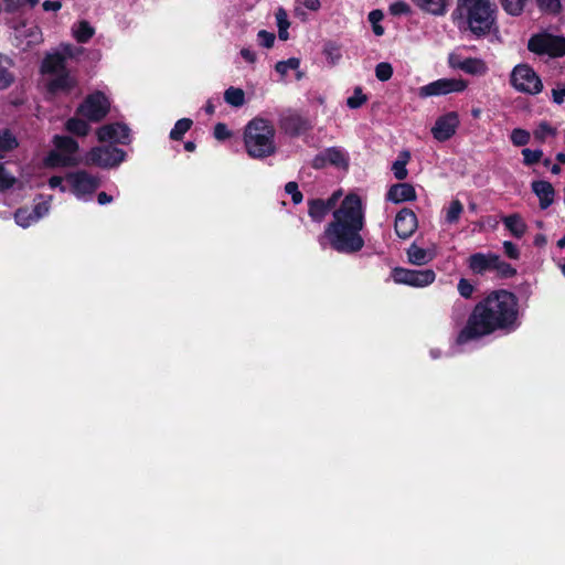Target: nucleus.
<instances>
[{"label":"nucleus","instance_id":"1","mask_svg":"<svg viewBox=\"0 0 565 565\" xmlns=\"http://www.w3.org/2000/svg\"><path fill=\"white\" fill-rule=\"evenodd\" d=\"M519 326L518 297L505 289H497L473 307L456 341L465 344L497 331L512 332Z\"/></svg>","mask_w":565,"mask_h":565},{"label":"nucleus","instance_id":"2","mask_svg":"<svg viewBox=\"0 0 565 565\" xmlns=\"http://www.w3.org/2000/svg\"><path fill=\"white\" fill-rule=\"evenodd\" d=\"M365 218L361 198L355 193L348 194L340 206L332 213V220L324 227L318 242L322 247L329 245L339 254L352 255L362 250L365 245L361 232Z\"/></svg>","mask_w":565,"mask_h":565},{"label":"nucleus","instance_id":"3","mask_svg":"<svg viewBox=\"0 0 565 565\" xmlns=\"http://www.w3.org/2000/svg\"><path fill=\"white\" fill-rule=\"evenodd\" d=\"M276 130L273 124L264 118L252 119L244 129V146L253 159H264L275 154Z\"/></svg>","mask_w":565,"mask_h":565},{"label":"nucleus","instance_id":"4","mask_svg":"<svg viewBox=\"0 0 565 565\" xmlns=\"http://www.w3.org/2000/svg\"><path fill=\"white\" fill-rule=\"evenodd\" d=\"M456 11L466 18L468 29L477 38L489 34L495 23V8L490 0H458Z\"/></svg>","mask_w":565,"mask_h":565},{"label":"nucleus","instance_id":"5","mask_svg":"<svg viewBox=\"0 0 565 565\" xmlns=\"http://www.w3.org/2000/svg\"><path fill=\"white\" fill-rule=\"evenodd\" d=\"M527 50L539 56L557 58L565 55V36L542 31L531 35Z\"/></svg>","mask_w":565,"mask_h":565},{"label":"nucleus","instance_id":"6","mask_svg":"<svg viewBox=\"0 0 565 565\" xmlns=\"http://www.w3.org/2000/svg\"><path fill=\"white\" fill-rule=\"evenodd\" d=\"M126 151L114 146L93 147L84 157L85 166H94L103 169L118 167L126 159Z\"/></svg>","mask_w":565,"mask_h":565},{"label":"nucleus","instance_id":"7","mask_svg":"<svg viewBox=\"0 0 565 565\" xmlns=\"http://www.w3.org/2000/svg\"><path fill=\"white\" fill-rule=\"evenodd\" d=\"M511 85L521 93L536 95L543 89L540 76L527 64L516 65L510 76Z\"/></svg>","mask_w":565,"mask_h":565},{"label":"nucleus","instance_id":"8","mask_svg":"<svg viewBox=\"0 0 565 565\" xmlns=\"http://www.w3.org/2000/svg\"><path fill=\"white\" fill-rule=\"evenodd\" d=\"M109 110L110 102L100 90L89 94L77 108V113L92 122L102 121Z\"/></svg>","mask_w":565,"mask_h":565},{"label":"nucleus","instance_id":"9","mask_svg":"<svg viewBox=\"0 0 565 565\" xmlns=\"http://www.w3.org/2000/svg\"><path fill=\"white\" fill-rule=\"evenodd\" d=\"M73 194L82 199L85 195H92L102 184L98 177L89 174L86 170L68 172L65 175Z\"/></svg>","mask_w":565,"mask_h":565},{"label":"nucleus","instance_id":"10","mask_svg":"<svg viewBox=\"0 0 565 565\" xmlns=\"http://www.w3.org/2000/svg\"><path fill=\"white\" fill-rule=\"evenodd\" d=\"M391 277L396 284L412 287H426L435 281L436 274L433 269L416 270L395 267L391 273Z\"/></svg>","mask_w":565,"mask_h":565},{"label":"nucleus","instance_id":"11","mask_svg":"<svg viewBox=\"0 0 565 565\" xmlns=\"http://www.w3.org/2000/svg\"><path fill=\"white\" fill-rule=\"evenodd\" d=\"M468 86L467 81L461 78H439L427 85L419 87L418 96L427 98L431 96H441L450 93H461Z\"/></svg>","mask_w":565,"mask_h":565},{"label":"nucleus","instance_id":"12","mask_svg":"<svg viewBox=\"0 0 565 565\" xmlns=\"http://www.w3.org/2000/svg\"><path fill=\"white\" fill-rule=\"evenodd\" d=\"M99 142H114L128 146L131 142V130L124 122H111L103 125L96 131Z\"/></svg>","mask_w":565,"mask_h":565},{"label":"nucleus","instance_id":"13","mask_svg":"<svg viewBox=\"0 0 565 565\" xmlns=\"http://www.w3.org/2000/svg\"><path fill=\"white\" fill-rule=\"evenodd\" d=\"M460 125L459 116L456 111H449L437 118L431 128L433 137L440 141L449 140L457 131Z\"/></svg>","mask_w":565,"mask_h":565},{"label":"nucleus","instance_id":"14","mask_svg":"<svg viewBox=\"0 0 565 565\" xmlns=\"http://www.w3.org/2000/svg\"><path fill=\"white\" fill-rule=\"evenodd\" d=\"M417 227L418 221L413 210L403 207L397 212L394 222V230L399 238H409L416 232Z\"/></svg>","mask_w":565,"mask_h":565},{"label":"nucleus","instance_id":"15","mask_svg":"<svg viewBox=\"0 0 565 565\" xmlns=\"http://www.w3.org/2000/svg\"><path fill=\"white\" fill-rule=\"evenodd\" d=\"M279 127L290 137H298L308 131L311 125L308 119L296 113L282 115L279 119Z\"/></svg>","mask_w":565,"mask_h":565},{"label":"nucleus","instance_id":"16","mask_svg":"<svg viewBox=\"0 0 565 565\" xmlns=\"http://www.w3.org/2000/svg\"><path fill=\"white\" fill-rule=\"evenodd\" d=\"M497 262V254L493 253H475L467 260L469 269L476 275H484L493 270Z\"/></svg>","mask_w":565,"mask_h":565},{"label":"nucleus","instance_id":"17","mask_svg":"<svg viewBox=\"0 0 565 565\" xmlns=\"http://www.w3.org/2000/svg\"><path fill=\"white\" fill-rule=\"evenodd\" d=\"M417 198L416 190L411 183L402 182L395 183L390 186L386 193V201L393 202L395 204L415 201Z\"/></svg>","mask_w":565,"mask_h":565},{"label":"nucleus","instance_id":"18","mask_svg":"<svg viewBox=\"0 0 565 565\" xmlns=\"http://www.w3.org/2000/svg\"><path fill=\"white\" fill-rule=\"evenodd\" d=\"M532 192L539 198L540 209L550 207L555 198V190L551 182L545 180H536L531 183Z\"/></svg>","mask_w":565,"mask_h":565},{"label":"nucleus","instance_id":"19","mask_svg":"<svg viewBox=\"0 0 565 565\" xmlns=\"http://www.w3.org/2000/svg\"><path fill=\"white\" fill-rule=\"evenodd\" d=\"M68 71L66 67L65 55L61 52L46 54L41 64L42 74L56 75Z\"/></svg>","mask_w":565,"mask_h":565},{"label":"nucleus","instance_id":"20","mask_svg":"<svg viewBox=\"0 0 565 565\" xmlns=\"http://www.w3.org/2000/svg\"><path fill=\"white\" fill-rule=\"evenodd\" d=\"M76 86V81L70 75V72L56 74L55 77L49 81L46 87L51 94L68 93Z\"/></svg>","mask_w":565,"mask_h":565},{"label":"nucleus","instance_id":"21","mask_svg":"<svg viewBox=\"0 0 565 565\" xmlns=\"http://www.w3.org/2000/svg\"><path fill=\"white\" fill-rule=\"evenodd\" d=\"M502 222L515 238H521L526 233L527 225L519 213L503 216Z\"/></svg>","mask_w":565,"mask_h":565},{"label":"nucleus","instance_id":"22","mask_svg":"<svg viewBox=\"0 0 565 565\" xmlns=\"http://www.w3.org/2000/svg\"><path fill=\"white\" fill-rule=\"evenodd\" d=\"M422 11L433 15H444L447 12V0H411Z\"/></svg>","mask_w":565,"mask_h":565},{"label":"nucleus","instance_id":"23","mask_svg":"<svg viewBox=\"0 0 565 565\" xmlns=\"http://www.w3.org/2000/svg\"><path fill=\"white\" fill-rule=\"evenodd\" d=\"M330 212L323 199L308 200V214L313 222L320 223Z\"/></svg>","mask_w":565,"mask_h":565},{"label":"nucleus","instance_id":"24","mask_svg":"<svg viewBox=\"0 0 565 565\" xmlns=\"http://www.w3.org/2000/svg\"><path fill=\"white\" fill-rule=\"evenodd\" d=\"M459 70L469 75H484L488 72L484 61L477 57H467L459 65Z\"/></svg>","mask_w":565,"mask_h":565},{"label":"nucleus","instance_id":"25","mask_svg":"<svg viewBox=\"0 0 565 565\" xmlns=\"http://www.w3.org/2000/svg\"><path fill=\"white\" fill-rule=\"evenodd\" d=\"M411 160V152L407 150H403L398 153L397 159L392 164V171L394 177L402 181L405 180L408 175V171L406 169L407 163Z\"/></svg>","mask_w":565,"mask_h":565},{"label":"nucleus","instance_id":"26","mask_svg":"<svg viewBox=\"0 0 565 565\" xmlns=\"http://www.w3.org/2000/svg\"><path fill=\"white\" fill-rule=\"evenodd\" d=\"M45 163L49 167H72L76 166L77 161L73 157L66 156L58 150H52L45 158Z\"/></svg>","mask_w":565,"mask_h":565},{"label":"nucleus","instance_id":"27","mask_svg":"<svg viewBox=\"0 0 565 565\" xmlns=\"http://www.w3.org/2000/svg\"><path fill=\"white\" fill-rule=\"evenodd\" d=\"M54 145L58 151L70 157L78 150V142L70 136L56 135L54 137Z\"/></svg>","mask_w":565,"mask_h":565},{"label":"nucleus","instance_id":"28","mask_svg":"<svg viewBox=\"0 0 565 565\" xmlns=\"http://www.w3.org/2000/svg\"><path fill=\"white\" fill-rule=\"evenodd\" d=\"M324 153H326L329 164L334 166L337 168H344V169H347L349 167L348 158H347L345 153L343 152V150H341L340 148H338V147L327 148V149H324Z\"/></svg>","mask_w":565,"mask_h":565},{"label":"nucleus","instance_id":"29","mask_svg":"<svg viewBox=\"0 0 565 565\" xmlns=\"http://www.w3.org/2000/svg\"><path fill=\"white\" fill-rule=\"evenodd\" d=\"M74 38L78 43H87L95 34V29L86 20H82L73 29Z\"/></svg>","mask_w":565,"mask_h":565},{"label":"nucleus","instance_id":"30","mask_svg":"<svg viewBox=\"0 0 565 565\" xmlns=\"http://www.w3.org/2000/svg\"><path fill=\"white\" fill-rule=\"evenodd\" d=\"M67 131L71 134L78 136V137H85L89 132V125L86 120L77 117H72L66 121L65 125Z\"/></svg>","mask_w":565,"mask_h":565},{"label":"nucleus","instance_id":"31","mask_svg":"<svg viewBox=\"0 0 565 565\" xmlns=\"http://www.w3.org/2000/svg\"><path fill=\"white\" fill-rule=\"evenodd\" d=\"M193 125L192 119L190 118H181L175 124L174 127L170 131V139L174 141H180L183 139L184 135L191 129Z\"/></svg>","mask_w":565,"mask_h":565},{"label":"nucleus","instance_id":"32","mask_svg":"<svg viewBox=\"0 0 565 565\" xmlns=\"http://www.w3.org/2000/svg\"><path fill=\"white\" fill-rule=\"evenodd\" d=\"M408 260L414 265H425L429 262L427 250L413 243L407 249Z\"/></svg>","mask_w":565,"mask_h":565},{"label":"nucleus","instance_id":"33","mask_svg":"<svg viewBox=\"0 0 565 565\" xmlns=\"http://www.w3.org/2000/svg\"><path fill=\"white\" fill-rule=\"evenodd\" d=\"M224 100L233 107H241L245 103V93L242 88L231 86L224 92Z\"/></svg>","mask_w":565,"mask_h":565},{"label":"nucleus","instance_id":"34","mask_svg":"<svg viewBox=\"0 0 565 565\" xmlns=\"http://www.w3.org/2000/svg\"><path fill=\"white\" fill-rule=\"evenodd\" d=\"M18 146V139L10 129H0V151H12Z\"/></svg>","mask_w":565,"mask_h":565},{"label":"nucleus","instance_id":"35","mask_svg":"<svg viewBox=\"0 0 565 565\" xmlns=\"http://www.w3.org/2000/svg\"><path fill=\"white\" fill-rule=\"evenodd\" d=\"M493 270L497 271L498 277L502 279L511 278L516 275V269L511 264L502 260L499 255H497Z\"/></svg>","mask_w":565,"mask_h":565},{"label":"nucleus","instance_id":"36","mask_svg":"<svg viewBox=\"0 0 565 565\" xmlns=\"http://www.w3.org/2000/svg\"><path fill=\"white\" fill-rule=\"evenodd\" d=\"M556 129L552 127L547 121H541L536 129L533 131L534 139L540 143L545 142L550 136H555Z\"/></svg>","mask_w":565,"mask_h":565},{"label":"nucleus","instance_id":"37","mask_svg":"<svg viewBox=\"0 0 565 565\" xmlns=\"http://www.w3.org/2000/svg\"><path fill=\"white\" fill-rule=\"evenodd\" d=\"M463 212L462 203L456 199L450 202V205L446 213V222L448 224H455L459 221L461 213Z\"/></svg>","mask_w":565,"mask_h":565},{"label":"nucleus","instance_id":"38","mask_svg":"<svg viewBox=\"0 0 565 565\" xmlns=\"http://www.w3.org/2000/svg\"><path fill=\"white\" fill-rule=\"evenodd\" d=\"M504 11L511 15H520L527 0H499Z\"/></svg>","mask_w":565,"mask_h":565},{"label":"nucleus","instance_id":"39","mask_svg":"<svg viewBox=\"0 0 565 565\" xmlns=\"http://www.w3.org/2000/svg\"><path fill=\"white\" fill-rule=\"evenodd\" d=\"M510 140L515 147H524L531 140V134L523 128H514L510 135Z\"/></svg>","mask_w":565,"mask_h":565},{"label":"nucleus","instance_id":"40","mask_svg":"<svg viewBox=\"0 0 565 565\" xmlns=\"http://www.w3.org/2000/svg\"><path fill=\"white\" fill-rule=\"evenodd\" d=\"M521 153L523 156V164L526 167L539 163L543 158V151L541 149L532 150L530 148H523Z\"/></svg>","mask_w":565,"mask_h":565},{"label":"nucleus","instance_id":"41","mask_svg":"<svg viewBox=\"0 0 565 565\" xmlns=\"http://www.w3.org/2000/svg\"><path fill=\"white\" fill-rule=\"evenodd\" d=\"M383 18L384 14L380 9L372 10L369 13L367 19L372 24V30L376 36H382L384 34V28L380 23L383 20Z\"/></svg>","mask_w":565,"mask_h":565},{"label":"nucleus","instance_id":"42","mask_svg":"<svg viewBox=\"0 0 565 565\" xmlns=\"http://www.w3.org/2000/svg\"><path fill=\"white\" fill-rule=\"evenodd\" d=\"M367 102V96L363 93L362 87L356 86L353 95L347 99V106L351 109H358Z\"/></svg>","mask_w":565,"mask_h":565},{"label":"nucleus","instance_id":"43","mask_svg":"<svg viewBox=\"0 0 565 565\" xmlns=\"http://www.w3.org/2000/svg\"><path fill=\"white\" fill-rule=\"evenodd\" d=\"M300 66V60L298 57H290L286 61H279L275 65V71L281 76H285L289 70L297 71Z\"/></svg>","mask_w":565,"mask_h":565},{"label":"nucleus","instance_id":"44","mask_svg":"<svg viewBox=\"0 0 565 565\" xmlns=\"http://www.w3.org/2000/svg\"><path fill=\"white\" fill-rule=\"evenodd\" d=\"M4 2V11L7 13H14L20 10L24 6H30V8H34L39 0H3Z\"/></svg>","mask_w":565,"mask_h":565},{"label":"nucleus","instance_id":"45","mask_svg":"<svg viewBox=\"0 0 565 565\" xmlns=\"http://www.w3.org/2000/svg\"><path fill=\"white\" fill-rule=\"evenodd\" d=\"M536 4L546 13L558 14L562 11L561 0H536Z\"/></svg>","mask_w":565,"mask_h":565},{"label":"nucleus","instance_id":"46","mask_svg":"<svg viewBox=\"0 0 565 565\" xmlns=\"http://www.w3.org/2000/svg\"><path fill=\"white\" fill-rule=\"evenodd\" d=\"M375 76L381 82H386L393 76V67L387 62H381L375 66Z\"/></svg>","mask_w":565,"mask_h":565},{"label":"nucleus","instance_id":"47","mask_svg":"<svg viewBox=\"0 0 565 565\" xmlns=\"http://www.w3.org/2000/svg\"><path fill=\"white\" fill-rule=\"evenodd\" d=\"M286 193L291 195V201L294 204H300L303 200V195L299 190L298 183L295 181L287 182L285 185Z\"/></svg>","mask_w":565,"mask_h":565},{"label":"nucleus","instance_id":"48","mask_svg":"<svg viewBox=\"0 0 565 565\" xmlns=\"http://www.w3.org/2000/svg\"><path fill=\"white\" fill-rule=\"evenodd\" d=\"M14 220L18 225L22 227H28L31 222H34L33 214L30 213L26 209H18L14 214Z\"/></svg>","mask_w":565,"mask_h":565},{"label":"nucleus","instance_id":"49","mask_svg":"<svg viewBox=\"0 0 565 565\" xmlns=\"http://www.w3.org/2000/svg\"><path fill=\"white\" fill-rule=\"evenodd\" d=\"M15 178L12 177L4 168L3 163L0 162V191H4L13 186Z\"/></svg>","mask_w":565,"mask_h":565},{"label":"nucleus","instance_id":"50","mask_svg":"<svg viewBox=\"0 0 565 565\" xmlns=\"http://www.w3.org/2000/svg\"><path fill=\"white\" fill-rule=\"evenodd\" d=\"M457 289L462 298L470 299L475 291V286L470 282V280L460 278L457 285Z\"/></svg>","mask_w":565,"mask_h":565},{"label":"nucleus","instance_id":"51","mask_svg":"<svg viewBox=\"0 0 565 565\" xmlns=\"http://www.w3.org/2000/svg\"><path fill=\"white\" fill-rule=\"evenodd\" d=\"M15 76L8 68L0 66V92L9 88L14 83Z\"/></svg>","mask_w":565,"mask_h":565},{"label":"nucleus","instance_id":"52","mask_svg":"<svg viewBox=\"0 0 565 565\" xmlns=\"http://www.w3.org/2000/svg\"><path fill=\"white\" fill-rule=\"evenodd\" d=\"M213 136L216 140L224 141L232 137V131L228 129L226 124L217 122L214 126Z\"/></svg>","mask_w":565,"mask_h":565},{"label":"nucleus","instance_id":"53","mask_svg":"<svg viewBox=\"0 0 565 565\" xmlns=\"http://www.w3.org/2000/svg\"><path fill=\"white\" fill-rule=\"evenodd\" d=\"M258 42L262 46L266 49L273 47L275 43V34L273 32H268L266 30H260L257 34Z\"/></svg>","mask_w":565,"mask_h":565},{"label":"nucleus","instance_id":"54","mask_svg":"<svg viewBox=\"0 0 565 565\" xmlns=\"http://www.w3.org/2000/svg\"><path fill=\"white\" fill-rule=\"evenodd\" d=\"M390 12L393 15L411 13V7L405 1H396L390 6Z\"/></svg>","mask_w":565,"mask_h":565},{"label":"nucleus","instance_id":"55","mask_svg":"<svg viewBox=\"0 0 565 565\" xmlns=\"http://www.w3.org/2000/svg\"><path fill=\"white\" fill-rule=\"evenodd\" d=\"M275 17H276L278 30L285 31V29H288L290 26V22L288 20L287 12L284 8H279L276 11Z\"/></svg>","mask_w":565,"mask_h":565},{"label":"nucleus","instance_id":"56","mask_svg":"<svg viewBox=\"0 0 565 565\" xmlns=\"http://www.w3.org/2000/svg\"><path fill=\"white\" fill-rule=\"evenodd\" d=\"M503 249H504V254L511 258V259H519L520 258V250L518 248V246L510 242V241H505L503 242Z\"/></svg>","mask_w":565,"mask_h":565},{"label":"nucleus","instance_id":"57","mask_svg":"<svg viewBox=\"0 0 565 565\" xmlns=\"http://www.w3.org/2000/svg\"><path fill=\"white\" fill-rule=\"evenodd\" d=\"M328 164L329 163H328L324 150L317 153L311 161V167L316 170L324 169Z\"/></svg>","mask_w":565,"mask_h":565},{"label":"nucleus","instance_id":"58","mask_svg":"<svg viewBox=\"0 0 565 565\" xmlns=\"http://www.w3.org/2000/svg\"><path fill=\"white\" fill-rule=\"evenodd\" d=\"M49 203L47 202H40L38 203L33 209V220L38 221L42 216H44L49 212Z\"/></svg>","mask_w":565,"mask_h":565},{"label":"nucleus","instance_id":"59","mask_svg":"<svg viewBox=\"0 0 565 565\" xmlns=\"http://www.w3.org/2000/svg\"><path fill=\"white\" fill-rule=\"evenodd\" d=\"M553 102L557 105H562L565 99V83L557 88L552 89Z\"/></svg>","mask_w":565,"mask_h":565},{"label":"nucleus","instance_id":"60","mask_svg":"<svg viewBox=\"0 0 565 565\" xmlns=\"http://www.w3.org/2000/svg\"><path fill=\"white\" fill-rule=\"evenodd\" d=\"M462 58L459 54L450 53L448 55V64L451 68L459 70V65L462 64Z\"/></svg>","mask_w":565,"mask_h":565},{"label":"nucleus","instance_id":"61","mask_svg":"<svg viewBox=\"0 0 565 565\" xmlns=\"http://www.w3.org/2000/svg\"><path fill=\"white\" fill-rule=\"evenodd\" d=\"M241 55L242 57L248 62V63H255L256 62V53L254 51H252L250 49H247V47H243L241 50Z\"/></svg>","mask_w":565,"mask_h":565},{"label":"nucleus","instance_id":"62","mask_svg":"<svg viewBox=\"0 0 565 565\" xmlns=\"http://www.w3.org/2000/svg\"><path fill=\"white\" fill-rule=\"evenodd\" d=\"M42 7L44 11H57L61 9L62 3L61 1L46 0L42 3Z\"/></svg>","mask_w":565,"mask_h":565},{"label":"nucleus","instance_id":"63","mask_svg":"<svg viewBox=\"0 0 565 565\" xmlns=\"http://www.w3.org/2000/svg\"><path fill=\"white\" fill-rule=\"evenodd\" d=\"M76 50L77 49L74 47L73 45L66 44V45H63L61 54L65 55V60L66 58H73L76 55V52H75Z\"/></svg>","mask_w":565,"mask_h":565},{"label":"nucleus","instance_id":"64","mask_svg":"<svg viewBox=\"0 0 565 565\" xmlns=\"http://www.w3.org/2000/svg\"><path fill=\"white\" fill-rule=\"evenodd\" d=\"M97 202L100 205H105V204L111 203L113 202V196L107 194L106 192H99L97 194Z\"/></svg>","mask_w":565,"mask_h":565}]
</instances>
